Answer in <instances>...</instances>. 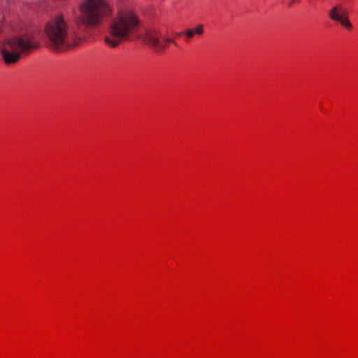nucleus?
<instances>
[{
    "mask_svg": "<svg viewBox=\"0 0 358 358\" xmlns=\"http://www.w3.org/2000/svg\"><path fill=\"white\" fill-rule=\"evenodd\" d=\"M113 13L108 0H84L73 25L62 13L49 20L44 27L47 46L52 50L71 49L87 40L92 31Z\"/></svg>",
    "mask_w": 358,
    "mask_h": 358,
    "instance_id": "1",
    "label": "nucleus"
},
{
    "mask_svg": "<svg viewBox=\"0 0 358 358\" xmlns=\"http://www.w3.org/2000/svg\"><path fill=\"white\" fill-rule=\"evenodd\" d=\"M329 17L347 31L350 32L354 27L349 19V11L342 4L333 6L328 12Z\"/></svg>",
    "mask_w": 358,
    "mask_h": 358,
    "instance_id": "4",
    "label": "nucleus"
},
{
    "mask_svg": "<svg viewBox=\"0 0 358 358\" xmlns=\"http://www.w3.org/2000/svg\"><path fill=\"white\" fill-rule=\"evenodd\" d=\"M203 34V25L199 24L196 26L194 28L192 29H185V30L177 32L175 34L173 39V41H170L164 48H167L170 43H173L176 46L178 45L177 43L176 42V39L181 37L182 36H185L186 37L185 42L189 43V40L192 38L196 34V35H202ZM159 38L160 39H166L164 37H162L161 34H159ZM164 49V48H162Z\"/></svg>",
    "mask_w": 358,
    "mask_h": 358,
    "instance_id": "5",
    "label": "nucleus"
},
{
    "mask_svg": "<svg viewBox=\"0 0 358 358\" xmlns=\"http://www.w3.org/2000/svg\"><path fill=\"white\" fill-rule=\"evenodd\" d=\"M320 110L322 112V113H326L325 110L324 109L323 106H322V104L320 103Z\"/></svg>",
    "mask_w": 358,
    "mask_h": 358,
    "instance_id": "7",
    "label": "nucleus"
},
{
    "mask_svg": "<svg viewBox=\"0 0 358 358\" xmlns=\"http://www.w3.org/2000/svg\"><path fill=\"white\" fill-rule=\"evenodd\" d=\"M299 0H290L288 3H287V6L289 7L292 6L293 3H294L295 2L298 1Z\"/></svg>",
    "mask_w": 358,
    "mask_h": 358,
    "instance_id": "6",
    "label": "nucleus"
},
{
    "mask_svg": "<svg viewBox=\"0 0 358 358\" xmlns=\"http://www.w3.org/2000/svg\"><path fill=\"white\" fill-rule=\"evenodd\" d=\"M15 31L17 32V30ZM38 35L37 28H29L2 41L1 52L4 62L6 64H15L22 55L29 54L37 49L39 47Z\"/></svg>",
    "mask_w": 358,
    "mask_h": 358,
    "instance_id": "3",
    "label": "nucleus"
},
{
    "mask_svg": "<svg viewBox=\"0 0 358 358\" xmlns=\"http://www.w3.org/2000/svg\"><path fill=\"white\" fill-rule=\"evenodd\" d=\"M129 0H117V13L112 19L103 41L110 48H115L123 41H141L155 48L162 50L173 39H160L159 32L155 29H141V21L138 15L129 8Z\"/></svg>",
    "mask_w": 358,
    "mask_h": 358,
    "instance_id": "2",
    "label": "nucleus"
}]
</instances>
